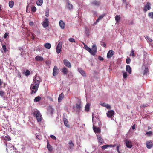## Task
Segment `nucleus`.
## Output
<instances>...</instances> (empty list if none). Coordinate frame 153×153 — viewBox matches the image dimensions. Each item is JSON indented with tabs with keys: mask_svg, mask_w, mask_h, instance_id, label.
I'll return each instance as SVG.
<instances>
[{
	"mask_svg": "<svg viewBox=\"0 0 153 153\" xmlns=\"http://www.w3.org/2000/svg\"><path fill=\"white\" fill-rule=\"evenodd\" d=\"M91 51V54L93 55L94 56L96 53L97 51V48L96 45H94L92 47Z\"/></svg>",
	"mask_w": 153,
	"mask_h": 153,
	"instance_id": "8",
	"label": "nucleus"
},
{
	"mask_svg": "<svg viewBox=\"0 0 153 153\" xmlns=\"http://www.w3.org/2000/svg\"><path fill=\"white\" fill-rule=\"evenodd\" d=\"M101 45L102 46H103L104 47H105L106 45L105 43L103 42H101Z\"/></svg>",
	"mask_w": 153,
	"mask_h": 153,
	"instance_id": "55",
	"label": "nucleus"
},
{
	"mask_svg": "<svg viewBox=\"0 0 153 153\" xmlns=\"http://www.w3.org/2000/svg\"><path fill=\"white\" fill-rule=\"evenodd\" d=\"M2 48L4 52H6L7 51V48L6 46L5 45H2Z\"/></svg>",
	"mask_w": 153,
	"mask_h": 153,
	"instance_id": "47",
	"label": "nucleus"
},
{
	"mask_svg": "<svg viewBox=\"0 0 153 153\" xmlns=\"http://www.w3.org/2000/svg\"><path fill=\"white\" fill-rule=\"evenodd\" d=\"M5 94V92L2 91H0V96H1V97L3 96Z\"/></svg>",
	"mask_w": 153,
	"mask_h": 153,
	"instance_id": "51",
	"label": "nucleus"
},
{
	"mask_svg": "<svg viewBox=\"0 0 153 153\" xmlns=\"http://www.w3.org/2000/svg\"><path fill=\"white\" fill-rule=\"evenodd\" d=\"M47 148L48 150L51 152H52L53 149V147L49 144V143L48 141H47Z\"/></svg>",
	"mask_w": 153,
	"mask_h": 153,
	"instance_id": "21",
	"label": "nucleus"
},
{
	"mask_svg": "<svg viewBox=\"0 0 153 153\" xmlns=\"http://www.w3.org/2000/svg\"><path fill=\"white\" fill-rule=\"evenodd\" d=\"M63 63L65 66L70 68L71 67V65L70 62L67 59H65L63 60Z\"/></svg>",
	"mask_w": 153,
	"mask_h": 153,
	"instance_id": "7",
	"label": "nucleus"
},
{
	"mask_svg": "<svg viewBox=\"0 0 153 153\" xmlns=\"http://www.w3.org/2000/svg\"><path fill=\"white\" fill-rule=\"evenodd\" d=\"M109 146H110L109 145H103L102 146V148L103 149H106L108 147H109Z\"/></svg>",
	"mask_w": 153,
	"mask_h": 153,
	"instance_id": "43",
	"label": "nucleus"
},
{
	"mask_svg": "<svg viewBox=\"0 0 153 153\" xmlns=\"http://www.w3.org/2000/svg\"><path fill=\"white\" fill-rule=\"evenodd\" d=\"M45 16L47 17L49 16V14L48 13L46 12L45 14Z\"/></svg>",
	"mask_w": 153,
	"mask_h": 153,
	"instance_id": "63",
	"label": "nucleus"
},
{
	"mask_svg": "<svg viewBox=\"0 0 153 153\" xmlns=\"http://www.w3.org/2000/svg\"><path fill=\"white\" fill-rule=\"evenodd\" d=\"M106 104H106L105 103H102L101 104V105H102V106H103V107H105Z\"/></svg>",
	"mask_w": 153,
	"mask_h": 153,
	"instance_id": "59",
	"label": "nucleus"
},
{
	"mask_svg": "<svg viewBox=\"0 0 153 153\" xmlns=\"http://www.w3.org/2000/svg\"><path fill=\"white\" fill-rule=\"evenodd\" d=\"M151 4L149 2H147L145 5L143 10L145 13L148 10H149L151 9Z\"/></svg>",
	"mask_w": 153,
	"mask_h": 153,
	"instance_id": "3",
	"label": "nucleus"
},
{
	"mask_svg": "<svg viewBox=\"0 0 153 153\" xmlns=\"http://www.w3.org/2000/svg\"><path fill=\"white\" fill-rule=\"evenodd\" d=\"M148 16L150 18L153 19V12H149L148 14Z\"/></svg>",
	"mask_w": 153,
	"mask_h": 153,
	"instance_id": "38",
	"label": "nucleus"
},
{
	"mask_svg": "<svg viewBox=\"0 0 153 153\" xmlns=\"http://www.w3.org/2000/svg\"><path fill=\"white\" fill-rule=\"evenodd\" d=\"M148 72V69L147 67H145V69L143 71V74L144 75L147 74Z\"/></svg>",
	"mask_w": 153,
	"mask_h": 153,
	"instance_id": "36",
	"label": "nucleus"
},
{
	"mask_svg": "<svg viewBox=\"0 0 153 153\" xmlns=\"http://www.w3.org/2000/svg\"><path fill=\"white\" fill-rule=\"evenodd\" d=\"M131 61V59L129 58H127L126 59V63L128 64H130Z\"/></svg>",
	"mask_w": 153,
	"mask_h": 153,
	"instance_id": "48",
	"label": "nucleus"
},
{
	"mask_svg": "<svg viewBox=\"0 0 153 153\" xmlns=\"http://www.w3.org/2000/svg\"><path fill=\"white\" fill-rule=\"evenodd\" d=\"M126 146L127 148H131L132 147V142L127 140H126L124 141Z\"/></svg>",
	"mask_w": 153,
	"mask_h": 153,
	"instance_id": "9",
	"label": "nucleus"
},
{
	"mask_svg": "<svg viewBox=\"0 0 153 153\" xmlns=\"http://www.w3.org/2000/svg\"><path fill=\"white\" fill-rule=\"evenodd\" d=\"M48 111L50 114H52L54 112V109L51 106H49L48 109Z\"/></svg>",
	"mask_w": 153,
	"mask_h": 153,
	"instance_id": "24",
	"label": "nucleus"
},
{
	"mask_svg": "<svg viewBox=\"0 0 153 153\" xmlns=\"http://www.w3.org/2000/svg\"><path fill=\"white\" fill-rule=\"evenodd\" d=\"M98 58L99 59L100 61H102L103 60V58L101 56H99Z\"/></svg>",
	"mask_w": 153,
	"mask_h": 153,
	"instance_id": "57",
	"label": "nucleus"
},
{
	"mask_svg": "<svg viewBox=\"0 0 153 153\" xmlns=\"http://www.w3.org/2000/svg\"><path fill=\"white\" fill-rule=\"evenodd\" d=\"M50 137L53 139H54L55 140H56V137L55 136L53 135H50Z\"/></svg>",
	"mask_w": 153,
	"mask_h": 153,
	"instance_id": "54",
	"label": "nucleus"
},
{
	"mask_svg": "<svg viewBox=\"0 0 153 153\" xmlns=\"http://www.w3.org/2000/svg\"><path fill=\"white\" fill-rule=\"evenodd\" d=\"M114 54V52L112 50H111L108 52L107 54V57L108 58H111Z\"/></svg>",
	"mask_w": 153,
	"mask_h": 153,
	"instance_id": "13",
	"label": "nucleus"
},
{
	"mask_svg": "<svg viewBox=\"0 0 153 153\" xmlns=\"http://www.w3.org/2000/svg\"><path fill=\"white\" fill-rule=\"evenodd\" d=\"M64 96V94L63 93H62L58 97V102H60L63 98Z\"/></svg>",
	"mask_w": 153,
	"mask_h": 153,
	"instance_id": "22",
	"label": "nucleus"
},
{
	"mask_svg": "<svg viewBox=\"0 0 153 153\" xmlns=\"http://www.w3.org/2000/svg\"><path fill=\"white\" fill-rule=\"evenodd\" d=\"M120 18L119 15H116L115 16V19L116 21L117 22L119 23V22Z\"/></svg>",
	"mask_w": 153,
	"mask_h": 153,
	"instance_id": "32",
	"label": "nucleus"
},
{
	"mask_svg": "<svg viewBox=\"0 0 153 153\" xmlns=\"http://www.w3.org/2000/svg\"><path fill=\"white\" fill-rule=\"evenodd\" d=\"M85 33L86 34V35L88 36H89V30L87 27L85 28Z\"/></svg>",
	"mask_w": 153,
	"mask_h": 153,
	"instance_id": "41",
	"label": "nucleus"
},
{
	"mask_svg": "<svg viewBox=\"0 0 153 153\" xmlns=\"http://www.w3.org/2000/svg\"><path fill=\"white\" fill-rule=\"evenodd\" d=\"M128 75L126 72H124L123 74V76L124 78H126L127 77Z\"/></svg>",
	"mask_w": 153,
	"mask_h": 153,
	"instance_id": "46",
	"label": "nucleus"
},
{
	"mask_svg": "<svg viewBox=\"0 0 153 153\" xmlns=\"http://www.w3.org/2000/svg\"><path fill=\"white\" fill-rule=\"evenodd\" d=\"M146 38L150 42H152V39L148 36H146Z\"/></svg>",
	"mask_w": 153,
	"mask_h": 153,
	"instance_id": "49",
	"label": "nucleus"
},
{
	"mask_svg": "<svg viewBox=\"0 0 153 153\" xmlns=\"http://www.w3.org/2000/svg\"><path fill=\"white\" fill-rule=\"evenodd\" d=\"M135 51L133 49L131 50V53L130 54V56L133 57H134L135 56L134 54Z\"/></svg>",
	"mask_w": 153,
	"mask_h": 153,
	"instance_id": "39",
	"label": "nucleus"
},
{
	"mask_svg": "<svg viewBox=\"0 0 153 153\" xmlns=\"http://www.w3.org/2000/svg\"><path fill=\"white\" fill-rule=\"evenodd\" d=\"M76 108L77 109L80 110L81 108V102H80L79 103H76Z\"/></svg>",
	"mask_w": 153,
	"mask_h": 153,
	"instance_id": "30",
	"label": "nucleus"
},
{
	"mask_svg": "<svg viewBox=\"0 0 153 153\" xmlns=\"http://www.w3.org/2000/svg\"><path fill=\"white\" fill-rule=\"evenodd\" d=\"M59 24L61 28L63 29L65 28V24L62 20H60L59 22Z\"/></svg>",
	"mask_w": 153,
	"mask_h": 153,
	"instance_id": "16",
	"label": "nucleus"
},
{
	"mask_svg": "<svg viewBox=\"0 0 153 153\" xmlns=\"http://www.w3.org/2000/svg\"><path fill=\"white\" fill-rule=\"evenodd\" d=\"M93 129L94 132L96 133H100L101 132V129L100 128H97L95 126H93Z\"/></svg>",
	"mask_w": 153,
	"mask_h": 153,
	"instance_id": "17",
	"label": "nucleus"
},
{
	"mask_svg": "<svg viewBox=\"0 0 153 153\" xmlns=\"http://www.w3.org/2000/svg\"><path fill=\"white\" fill-rule=\"evenodd\" d=\"M104 17V15H101L97 19L96 21V23H97L99 22V21L102 19Z\"/></svg>",
	"mask_w": 153,
	"mask_h": 153,
	"instance_id": "34",
	"label": "nucleus"
},
{
	"mask_svg": "<svg viewBox=\"0 0 153 153\" xmlns=\"http://www.w3.org/2000/svg\"><path fill=\"white\" fill-rule=\"evenodd\" d=\"M69 148L71 149L74 146V144L73 143L72 141L71 140H70L69 142Z\"/></svg>",
	"mask_w": 153,
	"mask_h": 153,
	"instance_id": "33",
	"label": "nucleus"
},
{
	"mask_svg": "<svg viewBox=\"0 0 153 153\" xmlns=\"http://www.w3.org/2000/svg\"><path fill=\"white\" fill-rule=\"evenodd\" d=\"M35 59L37 61H42L43 58L41 56H37L35 57Z\"/></svg>",
	"mask_w": 153,
	"mask_h": 153,
	"instance_id": "25",
	"label": "nucleus"
},
{
	"mask_svg": "<svg viewBox=\"0 0 153 153\" xmlns=\"http://www.w3.org/2000/svg\"><path fill=\"white\" fill-rule=\"evenodd\" d=\"M152 132L151 131H149L148 132H147L146 133V134L148 136H150L152 135Z\"/></svg>",
	"mask_w": 153,
	"mask_h": 153,
	"instance_id": "42",
	"label": "nucleus"
},
{
	"mask_svg": "<svg viewBox=\"0 0 153 153\" xmlns=\"http://www.w3.org/2000/svg\"><path fill=\"white\" fill-rule=\"evenodd\" d=\"M49 23L48 19L47 18H45L43 22L42 26L44 28H45L48 26Z\"/></svg>",
	"mask_w": 153,
	"mask_h": 153,
	"instance_id": "5",
	"label": "nucleus"
},
{
	"mask_svg": "<svg viewBox=\"0 0 153 153\" xmlns=\"http://www.w3.org/2000/svg\"><path fill=\"white\" fill-rule=\"evenodd\" d=\"M146 147L149 149H151L153 146V144L151 141H149L146 143Z\"/></svg>",
	"mask_w": 153,
	"mask_h": 153,
	"instance_id": "14",
	"label": "nucleus"
},
{
	"mask_svg": "<svg viewBox=\"0 0 153 153\" xmlns=\"http://www.w3.org/2000/svg\"><path fill=\"white\" fill-rule=\"evenodd\" d=\"M43 3V0H38L36 2V4L38 6H41Z\"/></svg>",
	"mask_w": 153,
	"mask_h": 153,
	"instance_id": "28",
	"label": "nucleus"
},
{
	"mask_svg": "<svg viewBox=\"0 0 153 153\" xmlns=\"http://www.w3.org/2000/svg\"><path fill=\"white\" fill-rule=\"evenodd\" d=\"M69 40L70 42H75V40L72 38H70L69 39Z\"/></svg>",
	"mask_w": 153,
	"mask_h": 153,
	"instance_id": "50",
	"label": "nucleus"
},
{
	"mask_svg": "<svg viewBox=\"0 0 153 153\" xmlns=\"http://www.w3.org/2000/svg\"><path fill=\"white\" fill-rule=\"evenodd\" d=\"M31 10L33 12H35L36 10V8L35 6H33L31 7Z\"/></svg>",
	"mask_w": 153,
	"mask_h": 153,
	"instance_id": "40",
	"label": "nucleus"
},
{
	"mask_svg": "<svg viewBox=\"0 0 153 153\" xmlns=\"http://www.w3.org/2000/svg\"><path fill=\"white\" fill-rule=\"evenodd\" d=\"M33 115L36 117L38 122H40L41 121L42 116L39 111L36 110L35 111L33 112Z\"/></svg>",
	"mask_w": 153,
	"mask_h": 153,
	"instance_id": "1",
	"label": "nucleus"
},
{
	"mask_svg": "<svg viewBox=\"0 0 153 153\" xmlns=\"http://www.w3.org/2000/svg\"><path fill=\"white\" fill-rule=\"evenodd\" d=\"M120 145H118L116 147L117 150V151L118 153H120V151L119 150V147H120Z\"/></svg>",
	"mask_w": 153,
	"mask_h": 153,
	"instance_id": "56",
	"label": "nucleus"
},
{
	"mask_svg": "<svg viewBox=\"0 0 153 153\" xmlns=\"http://www.w3.org/2000/svg\"><path fill=\"white\" fill-rule=\"evenodd\" d=\"M39 88H37L36 86L34 85H33V84H31L30 87V89L31 90V94H32L33 93H35L37 91Z\"/></svg>",
	"mask_w": 153,
	"mask_h": 153,
	"instance_id": "4",
	"label": "nucleus"
},
{
	"mask_svg": "<svg viewBox=\"0 0 153 153\" xmlns=\"http://www.w3.org/2000/svg\"><path fill=\"white\" fill-rule=\"evenodd\" d=\"M41 99V97L40 96H37L36 97L35 99H34V102H38Z\"/></svg>",
	"mask_w": 153,
	"mask_h": 153,
	"instance_id": "31",
	"label": "nucleus"
},
{
	"mask_svg": "<svg viewBox=\"0 0 153 153\" xmlns=\"http://www.w3.org/2000/svg\"><path fill=\"white\" fill-rule=\"evenodd\" d=\"M90 104L89 103H87L86 105L85 106V111L86 112H88L89 110Z\"/></svg>",
	"mask_w": 153,
	"mask_h": 153,
	"instance_id": "26",
	"label": "nucleus"
},
{
	"mask_svg": "<svg viewBox=\"0 0 153 153\" xmlns=\"http://www.w3.org/2000/svg\"><path fill=\"white\" fill-rule=\"evenodd\" d=\"M30 74V71L28 70H27L25 72V75L26 76H28Z\"/></svg>",
	"mask_w": 153,
	"mask_h": 153,
	"instance_id": "44",
	"label": "nucleus"
},
{
	"mask_svg": "<svg viewBox=\"0 0 153 153\" xmlns=\"http://www.w3.org/2000/svg\"><path fill=\"white\" fill-rule=\"evenodd\" d=\"M132 129L133 130L135 128V125L134 124L132 126Z\"/></svg>",
	"mask_w": 153,
	"mask_h": 153,
	"instance_id": "61",
	"label": "nucleus"
},
{
	"mask_svg": "<svg viewBox=\"0 0 153 153\" xmlns=\"http://www.w3.org/2000/svg\"><path fill=\"white\" fill-rule=\"evenodd\" d=\"M67 7L69 10L72 9L73 8V6L72 4H70L69 1L67 2Z\"/></svg>",
	"mask_w": 153,
	"mask_h": 153,
	"instance_id": "23",
	"label": "nucleus"
},
{
	"mask_svg": "<svg viewBox=\"0 0 153 153\" xmlns=\"http://www.w3.org/2000/svg\"><path fill=\"white\" fill-rule=\"evenodd\" d=\"M33 22H30L29 23V24L30 25L32 26L33 25Z\"/></svg>",
	"mask_w": 153,
	"mask_h": 153,
	"instance_id": "60",
	"label": "nucleus"
},
{
	"mask_svg": "<svg viewBox=\"0 0 153 153\" xmlns=\"http://www.w3.org/2000/svg\"><path fill=\"white\" fill-rule=\"evenodd\" d=\"M14 2L13 1H10L9 2V6L10 8H12L14 6Z\"/></svg>",
	"mask_w": 153,
	"mask_h": 153,
	"instance_id": "35",
	"label": "nucleus"
},
{
	"mask_svg": "<svg viewBox=\"0 0 153 153\" xmlns=\"http://www.w3.org/2000/svg\"><path fill=\"white\" fill-rule=\"evenodd\" d=\"M105 107L108 109H110L111 108V106L108 104H107Z\"/></svg>",
	"mask_w": 153,
	"mask_h": 153,
	"instance_id": "53",
	"label": "nucleus"
},
{
	"mask_svg": "<svg viewBox=\"0 0 153 153\" xmlns=\"http://www.w3.org/2000/svg\"><path fill=\"white\" fill-rule=\"evenodd\" d=\"M78 70L82 76L85 77H86V74L83 70L81 68H79L78 69Z\"/></svg>",
	"mask_w": 153,
	"mask_h": 153,
	"instance_id": "19",
	"label": "nucleus"
},
{
	"mask_svg": "<svg viewBox=\"0 0 153 153\" xmlns=\"http://www.w3.org/2000/svg\"><path fill=\"white\" fill-rule=\"evenodd\" d=\"M98 142L100 143V144H102L104 143L103 139L101 137L100 135H98L97 136Z\"/></svg>",
	"mask_w": 153,
	"mask_h": 153,
	"instance_id": "20",
	"label": "nucleus"
},
{
	"mask_svg": "<svg viewBox=\"0 0 153 153\" xmlns=\"http://www.w3.org/2000/svg\"><path fill=\"white\" fill-rule=\"evenodd\" d=\"M29 7V5H28L26 7V11L27 13H29L30 12V10H28V8Z\"/></svg>",
	"mask_w": 153,
	"mask_h": 153,
	"instance_id": "58",
	"label": "nucleus"
},
{
	"mask_svg": "<svg viewBox=\"0 0 153 153\" xmlns=\"http://www.w3.org/2000/svg\"><path fill=\"white\" fill-rule=\"evenodd\" d=\"M44 45L45 47L48 49H50L51 48V44L48 43H45Z\"/></svg>",
	"mask_w": 153,
	"mask_h": 153,
	"instance_id": "27",
	"label": "nucleus"
},
{
	"mask_svg": "<svg viewBox=\"0 0 153 153\" xmlns=\"http://www.w3.org/2000/svg\"><path fill=\"white\" fill-rule=\"evenodd\" d=\"M19 50H20L21 51V52L22 51L23 52V48H20V49H19Z\"/></svg>",
	"mask_w": 153,
	"mask_h": 153,
	"instance_id": "64",
	"label": "nucleus"
},
{
	"mask_svg": "<svg viewBox=\"0 0 153 153\" xmlns=\"http://www.w3.org/2000/svg\"><path fill=\"white\" fill-rule=\"evenodd\" d=\"M9 34V33L8 32L6 33L4 35V38H6L7 37V36H8Z\"/></svg>",
	"mask_w": 153,
	"mask_h": 153,
	"instance_id": "52",
	"label": "nucleus"
},
{
	"mask_svg": "<svg viewBox=\"0 0 153 153\" xmlns=\"http://www.w3.org/2000/svg\"><path fill=\"white\" fill-rule=\"evenodd\" d=\"M64 123L65 125L67 127H69L70 126L69 124H68V121L66 120H64Z\"/></svg>",
	"mask_w": 153,
	"mask_h": 153,
	"instance_id": "37",
	"label": "nucleus"
},
{
	"mask_svg": "<svg viewBox=\"0 0 153 153\" xmlns=\"http://www.w3.org/2000/svg\"><path fill=\"white\" fill-rule=\"evenodd\" d=\"M91 4L93 6H99L100 4V2L99 1L94 0L91 2Z\"/></svg>",
	"mask_w": 153,
	"mask_h": 153,
	"instance_id": "15",
	"label": "nucleus"
},
{
	"mask_svg": "<svg viewBox=\"0 0 153 153\" xmlns=\"http://www.w3.org/2000/svg\"><path fill=\"white\" fill-rule=\"evenodd\" d=\"M4 140H7L9 141L11 139L10 137L9 136H6L5 137Z\"/></svg>",
	"mask_w": 153,
	"mask_h": 153,
	"instance_id": "45",
	"label": "nucleus"
},
{
	"mask_svg": "<svg viewBox=\"0 0 153 153\" xmlns=\"http://www.w3.org/2000/svg\"><path fill=\"white\" fill-rule=\"evenodd\" d=\"M109 146H109V147H114L116 146V144H114V145H109Z\"/></svg>",
	"mask_w": 153,
	"mask_h": 153,
	"instance_id": "62",
	"label": "nucleus"
},
{
	"mask_svg": "<svg viewBox=\"0 0 153 153\" xmlns=\"http://www.w3.org/2000/svg\"><path fill=\"white\" fill-rule=\"evenodd\" d=\"M62 43L61 42H59L57 46L56 47V52L57 53H59L62 48Z\"/></svg>",
	"mask_w": 153,
	"mask_h": 153,
	"instance_id": "10",
	"label": "nucleus"
},
{
	"mask_svg": "<svg viewBox=\"0 0 153 153\" xmlns=\"http://www.w3.org/2000/svg\"><path fill=\"white\" fill-rule=\"evenodd\" d=\"M60 71L64 75H67L68 71V69L65 67L62 68Z\"/></svg>",
	"mask_w": 153,
	"mask_h": 153,
	"instance_id": "12",
	"label": "nucleus"
},
{
	"mask_svg": "<svg viewBox=\"0 0 153 153\" xmlns=\"http://www.w3.org/2000/svg\"><path fill=\"white\" fill-rule=\"evenodd\" d=\"M126 71H127L129 74H131V69L130 65H127L126 66Z\"/></svg>",
	"mask_w": 153,
	"mask_h": 153,
	"instance_id": "18",
	"label": "nucleus"
},
{
	"mask_svg": "<svg viewBox=\"0 0 153 153\" xmlns=\"http://www.w3.org/2000/svg\"><path fill=\"white\" fill-rule=\"evenodd\" d=\"M59 71V69L58 68L57 66L56 65L54 66L53 70V76H56L58 75Z\"/></svg>",
	"mask_w": 153,
	"mask_h": 153,
	"instance_id": "6",
	"label": "nucleus"
},
{
	"mask_svg": "<svg viewBox=\"0 0 153 153\" xmlns=\"http://www.w3.org/2000/svg\"><path fill=\"white\" fill-rule=\"evenodd\" d=\"M84 47L85 48L91 53V49L85 44H84Z\"/></svg>",
	"mask_w": 153,
	"mask_h": 153,
	"instance_id": "29",
	"label": "nucleus"
},
{
	"mask_svg": "<svg viewBox=\"0 0 153 153\" xmlns=\"http://www.w3.org/2000/svg\"><path fill=\"white\" fill-rule=\"evenodd\" d=\"M114 112L113 110L109 111L107 113V116L109 118L112 117L113 116Z\"/></svg>",
	"mask_w": 153,
	"mask_h": 153,
	"instance_id": "11",
	"label": "nucleus"
},
{
	"mask_svg": "<svg viewBox=\"0 0 153 153\" xmlns=\"http://www.w3.org/2000/svg\"><path fill=\"white\" fill-rule=\"evenodd\" d=\"M41 80L39 76H37L36 75L35 76V77L33 79V81L34 82L35 85L36 86L37 88H39L40 83V80Z\"/></svg>",
	"mask_w": 153,
	"mask_h": 153,
	"instance_id": "2",
	"label": "nucleus"
}]
</instances>
